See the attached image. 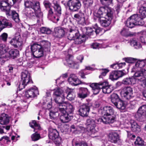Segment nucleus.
<instances>
[{
	"label": "nucleus",
	"instance_id": "f257e3e1",
	"mask_svg": "<svg viewBox=\"0 0 146 146\" xmlns=\"http://www.w3.org/2000/svg\"><path fill=\"white\" fill-rule=\"evenodd\" d=\"M139 13L142 17L135 14L130 17L127 20L126 25L130 28L136 25H142L144 24L143 18L146 17V3H143L139 7Z\"/></svg>",
	"mask_w": 146,
	"mask_h": 146
},
{
	"label": "nucleus",
	"instance_id": "f03ea898",
	"mask_svg": "<svg viewBox=\"0 0 146 146\" xmlns=\"http://www.w3.org/2000/svg\"><path fill=\"white\" fill-rule=\"evenodd\" d=\"M137 81L142 82V86L146 87V70H142L135 72L134 76L125 78L122 82L123 84L126 85L134 84Z\"/></svg>",
	"mask_w": 146,
	"mask_h": 146
},
{
	"label": "nucleus",
	"instance_id": "7ed1b4c3",
	"mask_svg": "<svg viewBox=\"0 0 146 146\" xmlns=\"http://www.w3.org/2000/svg\"><path fill=\"white\" fill-rule=\"evenodd\" d=\"M18 0H6L1 2L0 9L3 11H5L7 15H11L13 20L16 22H18L19 20L18 14L14 10L11 13L10 8Z\"/></svg>",
	"mask_w": 146,
	"mask_h": 146
},
{
	"label": "nucleus",
	"instance_id": "20e7f679",
	"mask_svg": "<svg viewBox=\"0 0 146 146\" xmlns=\"http://www.w3.org/2000/svg\"><path fill=\"white\" fill-rule=\"evenodd\" d=\"M25 7L27 9V14L31 16L36 15L39 17L40 20H42V14L41 12L40 3L38 1H35L34 3L29 1H27L25 2Z\"/></svg>",
	"mask_w": 146,
	"mask_h": 146
},
{
	"label": "nucleus",
	"instance_id": "39448f33",
	"mask_svg": "<svg viewBox=\"0 0 146 146\" xmlns=\"http://www.w3.org/2000/svg\"><path fill=\"white\" fill-rule=\"evenodd\" d=\"M108 83L106 81H101L98 83H92L90 85V86L92 88L94 94L96 95L98 94L101 89L103 92L105 94H110L113 91L112 87L108 86Z\"/></svg>",
	"mask_w": 146,
	"mask_h": 146
},
{
	"label": "nucleus",
	"instance_id": "423d86ee",
	"mask_svg": "<svg viewBox=\"0 0 146 146\" xmlns=\"http://www.w3.org/2000/svg\"><path fill=\"white\" fill-rule=\"evenodd\" d=\"M79 36V34L77 31L71 29H70L68 38L70 40H74V42L75 44H79L84 42L86 37L85 35H83L81 38Z\"/></svg>",
	"mask_w": 146,
	"mask_h": 146
},
{
	"label": "nucleus",
	"instance_id": "0eeeda50",
	"mask_svg": "<svg viewBox=\"0 0 146 146\" xmlns=\"http://www.w3.org/2000/svg\"><path fill=\"white\" fill-rule=\"evenodd\" d=\"M77 60L78 62H75L73 61V57L71 55H68L67 56L66 61V65L72 68L78 69L79 68V63L82 62V60L84 59V57L82 55H80L77 56Z\"/></svg>",
	"mask_w": 146,
	"mask_h": 146
},
{
	"label": "nucleus",
	"instance_id": "6e6552de",
	"mask_svg": "<svg viewBox=\"0 0 146 146\" xmlns=\"http://www.w3.org/2000/svg\"><path fill=\"white\" fill-rule=\"evenodd\" d=\"M59 111L61 113H66L72 114L74 108L71 104L63 101L57 105Z\"/></svg>",
	"mask_w": 146,
	"mask_h": 146
},
{
	"label": "nucleus",
	"instance_id": "1a4fd4ad",
	"mask_svg": "<svg viewBox=\"0 0 146 146\" xmlns=\"http://www.w3.org/2000/svg\"><path fill=\"white\" fill-rule=\"evenodd\" d=\"M9 42L14 47L20 49H21L23 46V39L18 33L15 34L14 37Z\"/></svg>",
	"mask_w": 146,
	"mask_h": 146
},
{
	"label": "nucleus",
	"instance_id": "9d476101",
	"mask_svg": "<svg viewBox=\"0 0 146 146\" xmlns=\"http://www.w3.org/2000/svg\"><path fill=\"white\" fill-rule=\"evenodd\" d=\"M21 82L22 84H20L19 87V89L20 90L25 88L29 83L32 82L30 74L27 70H25L22 72Z\"/></svg>",
	"mask_w": 146,
	"mask_h": 146
},
{
	"label": "nucleus",
	"instance_id": "9b49d317",
	"mask_svg": "<svg viewBox=\"0 0 146 146\" xmlns=\"http://www.w3.org/2000/svg\"><path fill=\"white\" fill-rule=\"evenodd\" d=\"M66 94V93L60 88L55 90L53 93L54 100L57 105L64 101Z\"/></svg>",
	"mask_w": 146,
	"mask_h": 146
},
{
	"label": "nucleus",
	"instance_id": "f8f14e48",
	"mask_svg": "<svg viewBox=\"0 0 146 146\" xmlns=\"http://www.w3.org/2000/svg\"><path fill=\"white\" fill-rule=\"evenodd\" d=\"M31 50L32 54L36 58H39L43 56L44 52L40 45L34 43L31 45Z\"/></svg>",
	"mask_w": 146,
	"mask_h": 146
},
{
	"label": "nucleus",
	"instance_id": "ddd939ff",
	"mask_svg": "<svg viewBox=\"0 0 146 146\" xmlns=\"http://www.w3.org/2000/svg\"><path fill=\"white\" fill-rule=\"evenodd\" d=\"M135 117L137 120L143 121L146 120V105L140 106L138 109Z\"/></svg>",
	"mask_w": 146,
	"mask_h": 146
},
{
	"label": "nucleus",
	"instance_id": "4468645a",
	"mask_svg": "<svg viewBox=\"0 0 146 146\" xmlns=\"http://www.w3.org/2000/svg\"><path fill=\"white\" fill-rule=\"evenodd\" d=\"M53 3L54 4L53 7L54 10V13L55 15L51 18L52 19L53 18L54 21L56 20L58 21L59 20L61 15V7L56 0H54Z\"/></svg>",
	"mask_w": 146,
	"mask_h": 146
},
{
	"label": "nucleus",
	"instance_id": "2eb2a0df",
	"mask_svg": "<svg viewBox=\"0 0 146 146\" xmlns=\"http://www.w3.org/2000/svg\"><path fill=\"white\" fill-rule=\"evenodd\" d=\"M113 15V12L109 8L104 7H100L96 13L97 19L100 17L109 16L110 14Z\"/></svg>",
	"mask_w": 146,
	"mask_h": 146
},
{
	"label": "nucleus",
	"instance_id": "dca6fc26",
	"mask_svg": "<svg viewBox=\"0 0 146 146\" xmlns=\"http://www.w3.org/2000/svg\"><path fill=\"white\" fill-rule=\"evenodd\" d=\"M112 17L113 15L111 16V14H110L109 15V16L100 17L97 18V20L102 26L107 27L110 24Z\"/></svg>",
	"mask_w": 146,
	"mask_h": 146
},
{
	"label": "nucleus",
	"instance_id": "f3484780",
	"mask_svg": "<svg viewBox=\"0 0 146 146\" xmlns=\"http://www.w3.org/2000/svg\"><path fill=\"white\" fill-rule=\"evenodd\" d=\"M86 125L87 126L88 131L89 135H91L95 133L96 131V130L95 127L96 126L95 120L92 118L87 119L86 121Z\"/></svg>",
	"mask_w": 146,
	"mask_h": 146
},
{
	"label": "nucleus",
	"instance_id": "a211bd4d",
	"mask_svg": "<svg viewBox=\"0 0 146 146\" xmlns=\"http://www.w3.org/2000/svg\"><path fill=\"white\" fill-rule=\"evenodd\" d=\"M67 4L69 9L74 11L78 10L81 6V4L79 0H69Z\"/></svg>",
	"mask_w": 146,
	"mask_h": 146
},
{
	"label": "nucleus",
	"instance_id": "6ab92c4d",
	"mask_svg": "<svg viewBox=\"0 0 146 146\" xmlns=\"http://www.w3.org/2000/svg\"><path fill=\"white\" fill-rule=\"evenodd\" d=\"M38 94V88L35 86L31 88L25 93V96L27 98H34Z\"/></svg>",
	"mask_w": 146,
	"mask_h": 146
},
{
	"label": "nucleus",
	"instance_id": "aec40b11",
	"mask_svg": "<svg viewBox=\"0 0 146 146\" xmlns=\"http://www.w3.org/2000/svg\"><path fill=\"white\" fill-rule=\"evenodd\" d=\"M90 108L88 104H83L80 106L78 110L79 114L82 117L88 116Z\"/></svg>",
	"mask_w": 146,
	"mask_h": 146
},
{
	"label": "nucleus",
	"instance_id": "412c9836",
	"mask_svg": "<svg viewBox=\"0 0 146 146\" xmlns=\"http://www.w3.org/2000/svg\"><path fill=\"white\" fill-rule=\"evenodd\" d=\"M121 93L125 98L129 100L133 96V89L130 87H125L122 90Z\"/></svg>",
	"mask_w": 146,
	"mask_h": 146
},
{
	"label": "nucleus",
	"instance_id": "4be33fe9",
	"mask_svg": "<svg viewBox=\"0 0 146 146\" xmlns=\"http://www.w3.org/2000/svg\"><path fill=\"white\" fill-rule=\"evenodd\" d=\"M12 27L11 22L4 17L0 18V32L5 27Z\"/></svg>",
	"mask_w": 146,
	"mask_h": 146
},
{
	"label": "nucleus",
	"instance_id": "5701e85b",
	"mask_svg": "<svg viewBox=\"0 0 146 146\" xmlns=\"http://www.w3.org/2000/svg\"><path fill=\"white\" fill-rule=\"evenodd\" d=\"M124 75V73L122 71H112L110 73L109 75V78L112 81L116 80Z\"/></svg>",
	"mask_w": 146,
	"mask_h": 146
},
{
	"label": "nucleus",
	"instance_id": "b1692460",
	"mask_svg": "<svg viewBox=\"0 0 146 146\" xmlns=\"http://www.w3.org/2000/svg\"><path fill=\"white\" fill-rule=\"evenodd\" d=\"M102 110V113L104 116L113 115L115 112L112 107L110 106L104 107Z\"/></svg>",
	"mask_w": 146,
	"mask_h": 146
},
{
	"label": "nucleus",
	"instance_id": "393cba45",
	"mask_svg": "<svg viewBox=\"0 0 146 146\" xmlns=\"http://www.w3.org/2000/svg\"><path fill=\"white\" fill-rule=\"evenodd\" d=\"M84 16V14L80 11L78 13L74 15L73 19L78 21L80 24L83 25L86 23L85 18Z\"/></svg>",
	"mask_w": 146,
	"mask_h": 146
},
{
	"label": "nucleus",
	"instance_id": "a878e982",
	"mask_svg": "<svg viewBox=\"0 0 146 146\" xmlns=\"http://www.w3.org/2000/svg\"><path fill=\"white\" fill-rule=\"evenodd\" d=\"M79 92L78 94L80 98H84L89 95L90 92L86 88L81 87L79 88Z\"/></svg>",
	"mask_w": 146,
	"mask_h": 146
},
{
	"label": "nucleus",
	"instance_id": "bb28decb",
	"mask_svg": "<svg viewBox=\"0 0 146 146\" xmlns=\"http://www.w3.org/2000/svg\"><path fill=\"white\" fill-rule=\"evenodd\" d=\"M60 116V119L63 123L68 122L72 118V114H69L66 113H61Z\"/></svg>",
	"mask_w": 146,
	"mask_h": 146
},
{
	"label": "nucleus",
	"instance_id": "cd10ccee",
	"mask_svg": "<svg viewBox=\"0 0 146 146\" xmlns=\"http://www.w3.org/2000/svg\"><path fill=\"white\" fill-rule=\"evenodd\" d=\"M9 48L5 45L0 44V58H7L8 53L7 52L9 50Z\"/></svg>",
	"mask_w": 146,
	"mask_h": 146
},
{
	"label": "nucleus",
	"instance_id": "c85d7f7f",
	"mask_svg": "<svg viewBox=\"0 0 146 146\" xmlns=\"http://www.w3.org/2000/svg\"><path fill=\"white\" fill-rule=\"evenodd\" d=\"M58 135V133L56 129L52 128H49L48 137L49 139L52 140L57 139L59 138Z\"/></svg>",
	"mask_w": 146,
	"mask_h": 146
},
{
	"label": "nucleus",
	"instance_id": "c756f323",
	"mask_svg": "<svg viewBox=\"0 0 146 146\" xmlns=\"http://www.w3.org/2000/svg\"><path fill=\"white\" fill-rule=\"evenodd\" d=\"M40 46L44 52H49L50 50V43L46 40H43L40 42Z\"/></svg>",
	"mask_w": 146,
	"mask_h": 146
},
{
	"label": "nucleus",
	"instance_id": "7c9ffc66",
	"mask_svg": "<svg viewBox=\"0 0 146 146\" xmlns=\"http://www.w3.org/2000/svg\"><path fill=\"white\" fill-rule=\"evenodd\" d=\"M146 64V60H139L137 61L135 63V66L133 67V69L135 70V71H140L142 70L145 69H141L142 68L144 67Z\"/></svg>",
	"mask_w": 146,
	"mask_h": 146
},
{
	"label": "nucleus",
	"instance_id": "2f4dec72",
	"mask_svg": "<svg viewBox=\"0 0 146 146\" xmlns=\"http://www.w3.org/2000/svg\"><path fill=\"white\" fill-rule=\"evenodd\" d=\"M109 139L111 143H116L119 140V135L116 132H111L109 135Z\"/></svg>",
	"mask_w": 146,
	"mask_h": 146
},
{
	"label": "nucleus",
	"instance_id": "473e14b6",
	"mask_svg": "<svg viewBox=\"0 0 146 146\" xmlns=\"http://www.w3.org/2000/svg\"><path fill=\"white\" fill-rule=\"evenodd\" d=\"M69 84L72 86H76L80 84V81L77 77L74 74H71L68 79Z\"/></svg>",
	"mask_w": 146,
	"mask_h": 146
},
{
	"label": "nucleus",
	"instance_id": "72a5a7b5",
	"mask_svg": "<svg viewBox=\"0 0 146 146\" xmlns=\"http://www.w3.org/2000/svg\"><path fill=\"white\" fill-rule=\"evenodd\" d=\"M54 31L55 36L57 37L61 38L64 36L65 31L64 28L60 27H58L55 28Z\"/></svg>",
	"mask_w": 146,
	"mask_h": 146
},
{
	"label": "nucleus",
	"instance_id": "f704fd0d",
	"mask_svg": "<svg viewBox=\"0 0 146 146\" xmlns=\"http://www.w3.org/2000/svg\"><path fill=\"white\" fill-rule=\"evenodd\" d=\"M43 4L46 9L49 8L48 13V17L49 19H51V17H52L54 14V12L52 9L50 8L51 6V4L49 1L47 0H44L43 2Z\"/></svg>",
	"mask_w": 146,
	"mask_h": 146
},
{
	"label": "nucleus",
	"instance_id": "c9c22d12",
	"mask_svg": "<svg viewBox=\"0 0 146 146\" xmlns=\"http://www.w3.org/2000/svg\"><path fill=\"white\" fill-rule=\"evenodd\" d=\"M130 123L131 129L132 131L137 133L140 131L141 130L140 127L136 121L132 120L131 121Z\"/></svg>",
	"mask_w": 146,
	"mask_h": 146
},
{
	"label": "nucleus",
	"instance_id": "e433bc0d",
	"mask_svg": "<svg viewBox=\"0 0 146 146\" xmlns=\"http://www.w3.org/2000/svg\"><path fill=\"white\" fill-rule=\"evenodd\" d=\"M9 122L8 115L5 113H3L0 116V123L2 125L7 124Z\"/></svg>",
	"mask_w": 146,
	"mask_h": 146
},
{
	"label": "nucleus",
	"instance_id": "4c0bfd02",
	"mask_svg": "<svg viewBox=\"0 0 146 146\" xmlns=\"http://www.w3.org/2000/svg\"><path fill=\"white\" fill-rule=\"evenodd\" d=\"M19 55V51L17 49H11L7 55V58H10L13 59L16 58Z\"/></svg>",
	"mask_w": 146,
	"mask_h": 146
},
{
	"label": "nucleus",
	"instance_id": "58836bf2",
	"mask_svg": "<svg viewBox=\"0 0 146 146\" xmlns=\"http://www.w3.org/2000/svg\"><path fill=\"white\" fill-rule=\"evenodd\" d=\"M104 124L113 123L115 121V117L113 115L104 116Z\"/></svg>",
	"mask_w": 146,
	"mask_h": 146
},
{
	"label": "nucleus",
	"instance_id": "ea45409f",
	"mask_svg": "<svg viewBox=\"0 0 146 146\" xmlns=\"http://www.w3.org/2000/svg\"><path fill=\"white\" fill-rule=\"evenodd\" d=\"M130 45L135 48L138 49L141 47V46L138 40L136 38H133L131 40Z\"/></svg>",
	"mask_w": 146,
	"mask_h": 146
},
{
	"label": "nucleus",
	"instance_id": "a19ab883",
	"mask_svg": "<svg viewBox=\"0 0 146 146\" xmlns=\"http://www.w3.org/2000/svg\"><path fill=\"white\" fill-rule=\"evenodd\" d=\"M114 105L119 109L123 110L125 108V106L123 102L120 100L116 102Z\"/></svg>",
	"mask_w": 146,
	"mask_h": 146
},
{
	"label": "nucleus",
	"instance_id": "79ce46f5",
	"mask_svg": "<svg viewBox=\"0 0 146 146\" xmlns=\"http://www.w3.org/2000/svg\"><path fill=\"white\" fill-rule=\"evenodd\" d=\"M30 126L34 129V131H35V129H40V125L37 123L35 121H33L29 123Z\"/></svg>",
	"mask_w": 146,
	"mask_h": 146
},
{
	"label": "nucleus",
	"instance_id": "37998d69",
	"mask_svg": "<svg viewBox=\"0 0 146 146\" xmlns=\"http://www.w3.org/2000/svg\"><path fill=\"white\" fill-rule=\"evenodd\" d=\"M110 98L111 102L114 104L120 100L118 95L115 93H113L111 95Z\"/></svg>",
	"mask_w": 146,
	"mask_h": 146
},
{
	"label": "nucleus",
	"instance_id": "c03bdc74",
	"mask_svg": "<svg viewBox=\"0 0 146 146\" xmlns=\"http://www.w3.org/2000/svg\"><path fill=\"white\" fill-rule=\"evenodd\" d=\"M135 143L136 145L142 146H145L146 145L145 143L141 137H139L137 138Z\"/></svg>",
	"mask_w": 146,
	"mask_h": 146
},
{
	"label": "nucleus",
	"instance_id": "a18cd8bd",
	"mask_svg": "<svg viewBox=\"0 0 146 146\" xmlns=\"http://www.w3.org/2000/svg\"><path fill=\"white\" fill-rule=\"evenodd\" d=\"M40 33L43 34H45L47 35L50 34L52 32V31L49 28L42 27L40 28Z\"/></svg>",
	"mask_w": 146,
	"mask_h": 146
},
{
	"label": "nucleus",
	"instance_id": "49530a36",
	"mask_svg": "<svg viewBox=\"0 0 146 146\" xmlns=\"http://www.w3.org/2000/svg\"><path fill=\"white\" fill-rule=\"evenodd\" d=\"M58 111L57 112H53L50 111L49 115L50 116V118L51 119H55L58 116L59 113H58L60 111H59L58 110V107L57 108Z\"/></svg>",
	"mask_w": 146,
	"mask_h": 146
},
{
	"label": "nucleus",
	"instance_id": "de8ad7c7",
	"mask_svg": "<svg viewBox=\"0 0 146 146\" xmlns=\"http://www.w3.org/2000/svg\"><path fill=\"white\" fill-rule=\"evenodd\" d=\"M83 3L85 7L90 9L93 3V0H83Z\"/></svg>",
	"mask_w": 146,
	"mask_h": 146
},
{
	"label": "nucleus",
	"instance_id": "09e8293b",
	"mask_svg": "<svg viewBox=\"0 0 146 146\" xmlns=\"http://www.w3.org/2000/svg\"><path fill=\"white\" fill-rule=\"evenodd\" d=\"M75 97V93L74 92L71 91L69 92L67 95L66 98L70 101H71L74 100Z\"/></svg>",
	"mask_w": 146,
	"mask_h": 146
},
{
	"label": "nucleus",
	"instance_id": "8fccbe9b",
	"mask_svg": "<svg viewBox=\"0 0 146 146\" xmlns=\"http://www.w3.org/2000/svg\"><path fill=\"white\" fill-rule=\"evenodd\" d=\"M86 31V34L88 36H90L93 35L94 33V30L90 27H88L84 28Z\"/></svg>",
	"mask_w": 146,
	"mask_h": 146
},
{
	"label": "nucleus",
	"instance_id": "3c124183",
	"mask_svg": "<svg viewBox=\"0 0 146 146\" xmlns=\"http://www.w3.org/2000/svg\"><path fill=\"white\" fill-rule=\"evenodd\" d=\"M72 145L73 146H88L87 144L84 142L78 143L76 141L75 139H74L72 141Z\"/></svg>",
	"mask_w": 146,
	"mask_h": 146
},
{
	"label": "nucleus",
	"instance_id": "603ef678",
	"mask_svg": "<svg viewBox=\"0 0 146 146\" xmlns=\"http://www.w3.org/2000/svg\"><path fill=\"white\" fill-rule=\"evenodd\" d=\"M41 138L40 134L37 132H35L31 136V138L33 141H36L39 140Z\"/></svg>",
	"mask_w": 146,
	"mask_h": 146
},
{
	"label": "nucleus",
	"instance_id": "864d4df0",
	"mask_svg": "<svg viewBox=\"0 0 146 146\" xmlns=\"http://www.w3.org/2000/svg\"><path fill=\"white\" fill-rule=\"evenodd\" d=\"M71 130L72 131H81V130L84 129V128L82 127H76L74 125H72L71 127Z\"/></svg>",
	"mask_w": 146,
	"mask_h": 146
},
{
	"label": "nucleus",
	"instance_id": "5fc2aeb1",
	"mask_svg": "<svg viewBox=\"0 0 146 146\" xmlns=\"http://www.w3.org/2000/svg\"><path fill=\"white\" fill-rule=\"evenodd\" d=\"M8 37L7 33H4L0 36V40L4 42H6Z\"/></svg>",
	"mask_w": 146,
	"mask_h": 146
},
{
	"label": "nucleus",
	"instance_id": "6e6d98bb",
	"mask_svg": "<svg viewBox=\"0 0 146 146\" xmlns=\"http://www.w3.org/2000/svg\"><path fill=\"white\" fill-rule=\"evenodd\" d=\"M140 40L142 43L146 44V32L144 33L140 37Z\"/></svg>",
	"mask_w": 146,
	"mask_h": 146
},
{
	"label": "nucleus",
	"instance_id": "4d7b16f0",
	"mask_svg": "<svg viewBox=\"0 0 146 146\" xmlns=\"http://www.w3.org/2000/svg\"><path fill=\"white\" fill-rule=\"evenodd\" d=\"M94 33H95L96 34H99L101 31L102 29L101 28L98 27L97 24H96L94 27Z\"/></svg>",
	"mask_w": 146,
	"mask_h": 146
},
{
	"label": "nucleus",
	"instance_id": "13d9d810",
	"mask_svg": "<svg viewBox=\"0 0 146 146\" xmlns=\"http://www.w3.org/2000/svg\"><path fill=\"white\" fill-rule=\"evenodd\" d=\"M136 59L131 57H127L125 58V60L126 62L129 63H133L136 60Z\"/></svg>",
	"mask_w": 146,
	"mask_h": 146
},
{
	"label": "nucleus",
	"instance_id": "bf43d9fd",
	"mask_svg": "<svg viewBox=\"0 0 146 146\" xmlns=\"http://www.w3.org/2000/svg\"><path fill=\"white\" fill-rule=\"evenodd\" d=\"M101 3L105 5H109L111 4L113 0H100Z\"/></svg>",
	"mask_w": 146,
	"mask_h": 146
},
{
	"label": "nucleus",
	"instance_id": "052dcab7",
	"mask_svg": "<svg viewBox=\"0 0 146 146\" xmlns=\"http://www.w3.org/2000/svg\"><path fill=\"white\" fill-rule=\"evenodd\" d=\"M14 68V65H9L6 68V71L8 73H11L13 72Z\"/></svg>",
	"mask_w": 146,
	"mask_h": 146
},
{
	"label": "nucleus",
	"instance_id": "680f3d73",
	"mask_svg": "<svg viewBox=\"0 0 146 146\" xmlns=\"http://www.w3.org/2000/svg\"><path fill=\"white\" fill-rule=\"evenodd\" d=\"M2 141L4 143H7L10 142L9 138L6 136H3L0 139V141Z\"/></svg>",
	"mask_w": 146,
	"mask_h": 146
},
{
	"label": "nucleus",
	"instance_id": "e2e57ef3",
	"mask_svg": "<svg viewBox=\"0 0 146 146\" xmlns=\"http://www.w3.org/2000/svg\"><path fill=\"white\" fill-rule=\"evenodd\" d=\"M104 117L103 116L102 117L99 118L95 120V124L96 125V124H100L102 122L104 123Z\"/></svg>",
	"mask_w": 146,
	"mask_h": 146
},
{
	"label": "nucleus",
	"instance_id": "0e129e2a",
	"mask_svg": "<svg viewBox=\"0 0 146 146\" xmlns=\"http://www.w3.org/2000/svg\"><path fill=\"white\" fill-rule=\"evenodd\" d=\"M121 35L123 36H127L129 35L128 33V31L125 29H123L121 32Z\"/></svg>",
	"mask_w": 146,
	"mask_h": 146
},
{
	"label": "nucleus",
	"instance_id": "69168bd1",
	"mask_svg": "<svg viewBox=\"0 0 146 146\" xmlns=\"http://www.w3.org/2000/svg\"><path fill=\"white\" fill-rule=\"evenodd\" d=\"M85 70H82L79 72V75L82 78H85V74L84 72Z\"/></svg>",
	"mask_w": 146,
	"mask_h": 146
},
{
	"label": "nucleus",
	"instance_id": "338daca9",
	"mask_svg": "<svg viewBox=\"0 0 146 146\" xmlns=\"http://www.w3.org/2000/svg\"><path fill=\"white\" fill-rule=\"evenodd\" d=\"M100 44H99L97 43H93L91 45V47L93 49L98 48Z\"/></svg>",
	"mask_w": 146,
	"mask_h": 146
},
{
	"label": "nucleus",
	"instance_id": "774afa93",
	"mask_svg": "<svg viewBox=\"0 0 146 146\" xmlns=\"http://www.w3.org/2000/svg\"><path fill=\"white\" fill-rule=\"evenodd\" d=\"M117 64L118 69H119L121 68L123 66H124L125 65V62L117 63Z\"/></svg>",
	"mask_w": 146,
	"mask_h": 146
}]
</instances>
